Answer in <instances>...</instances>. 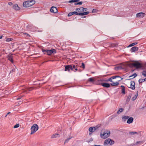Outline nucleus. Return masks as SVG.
Here are the masks:
<instances>
[{
  "label": "nucleus",
  "mask_w": 146,
  "mask_h": 146,
  "mask_svg": "<svg viewBox=\"0 0 146 146\" xmlns=\"http://www.w3.org/2000/svg\"><path fill=\"white\" fill-rule=\"evenodd\" d=\"M35 3V1L34 0H32L31 1H24L23 3V6L25 7H28L31 6Z\"/></svg>",
  "instance_id": "obj_1"
},
{
  "label": "nucleus",
  "mask_w": 146,
  "mask_h": 146,
  "mask_svg": "<svg viewBox=\"0 0 146 146\" xmlns=\"http://www.w3.org/2000/svg\"><path fill=\"white\" fill-rule=\"evenodd\" d=\"M110 134V130L107 129L106 130L104 131L103 133L102 134V133H101V137L102 138L105 139L109 137Z\"/></svg>",
  "instance_id": "obj_2"
},
{
  "label": "nucleus",
  "mask_w": 146,
  "mask_h": 146,
  "mask_svg": "<svg viewBox=\"0 0 146 146\" xmlns=\"http://www.w3.org/2000/svg\"><path fill=\"white\" fill-rule=\"evenodd\" d=\"M42 50L44 54H47L48 55H50L52 53H56L55 50L54 49H52L51 50L42 49Z\"/></svg>",
  "instance_id": "obj_3"
},
{
  "label": "nucleus",
  "mask_w": 146,
  "mask_h": 146,
  "mask_svg": "<svg viewBox=\"0 0 146 146\" xmlns=\"http://www.w3.org/2000/svg\"><path fill=\"white\" fill-rule=\"evenodd\" d=\"M38 127L37 124H33L31 129V132L30 134L32 135L35 133L38 130Z\"/></svg>",
  "instance_id": "obj_4"
},
{
  "label": "nucleus",
  "mask_w": 146,
  "mask_h": 146,
  "mask_svg": "<svg viewBox=\"0 0 146 146\" xmlns=\"http://www.w3.org/2000/svg\"><path fill=\"white\" fill-rule=\"evenodd\" d=\"M100 126V124L98 125L95 127H91L89 128V130L90 131L89 135H91L96 130L98 129Z\"/></svg>",
  "instance_id": "obj_5"
},
{
  "label": "nucleus",
  "mask_w": 146,
  "mask_h": 146,
  "mask_svg": "<svg viewBox=\"0 0 146 146\" xmlns=\"http://www.w3.org/2000/svg\"><path fill=\"white\" fill-rule=\"evenodd\" d=\"M114 143V141L111 139L110 138H108L106 139L104 141V145H111L113 144Z\"/></svg>",
  "instance_id": "obj_6"
},
{
  "label": "nucleus",
  "mask_w": 146,
  "mask_h": 146,
  "mask_svg": "<svg viewBox=\"0 0 146 146\" xmlns=\"http://www.w3.org/2000/svg\"><path fill=\"white\" fill-rule=\"evenodd\" d=\"M131 64L133 66L136 67L137 69L140 68L142 67L141 64L138 62L136 63H132Z\"/></svg>",
  "instance_id": "obj_7"
},
{
  "label": "nucleus",
  "mask_w": 146,
  "mask_h": 146,
  "mask_svg": "<svg viewBox=\"0 0 146 146\" xmlns=\"http://www.w3.org/2000/svg\"><path fill=\"white\" fill-rule=\"evenodd\" d=\"M13 54H9L7 56V58H8V59L12 63H13V56L12 55Z\"/></svg>",
  "instance_id": "obj_8"
},
{
  "label": "nucleus",
  "mask_w": 146,
  "mask_h": 146,
  "mask_svg": "<svg viewBox=\"0 0 146 146\" xmlns=\"http://www.w3.org/2000/svg\"><path fill=\"white\" fill-rule=\"evenodd\" d=\"M70 70H73L72 66L71 65H66L65 66V71H69Z\"/></svg>",
  "instance_id": "obj_9"
},
{
  "label": "nucleus",
  "mask_w": 146,
  "mask_h": 146,
  "mask_svg": "<svg viewBox=\"0 0 146 146\" xmlns=\"http://www.w3.org/2000/svg\"><path fill=\"white\" fill-rule=\"evenodd\" d=\"M50 11L51 12L54 13H57L58 12L57 8L54 6L52 7L50 9Z\"/></svg>",
  "instance_id": "obj_10"
},
{
  "label": "nucleus",
  "mask_w": 146,
  "mask_h": 146,
  "mask_svg": "<svg viewBox=\"0 0 146 146\" xmlns=\"http://www.w3.org/2000/svg\"><path fill=\"white\" fill-rule=\"evenodd\" d=\"M131 87H129V88L133 90H134L135 89V82L134 81H131V82L130 84Z\"/></svg>",
  "instance_id": "obj_11"
},
{
  "label": "nucleus",
  "mask_w": 146,
  "mask_h": 146,
  "mask_svg": "<svg viewBox=\"0 0 146 146\" xmlns=\"http://www.w3.org/2000/svg\"><path fill=\"white\" fill-rule=\"evenodd\" d=\"M100 84L102 86L106 88H108L110 87V84L107 83H102Z\"/></svg>",
  "instance_id": "obj_12"
},
{
  "label": "nucleus",
  "mask_w": 146,
  "mask_h": 146,
  "mask_svg": "<svg viewBox=\"0 0 146 146\" xmlns=\"http://www.w3.org/2000/svg\"><path fill=\"white\" fill-rule=\"evenodd\" d=\"M13 8L16 11L19 10L20 9V8L18 6L17 4H14L13 6Z\"/></svg>",
  "instance_id": "obj_13"
},
{
  "label": "nucleus",
  "mask_w": 146,
  "mask_h": 146,
  "mask_svg": "<svg viewBox=\"0 0 146 146\" xmlns=\"http://www.w3.org/2000/svg\"><path fill=\"white\" fill-rule=\"evenodd\" d=\"M145 15V13L140 12L137 13L136 16L137 17H143L144 16V15Z\"/></svg>",
  "instance_id": "obj_14"
},
{
  "label": "nucleus",
  "mask_w": 146,
  "mask_h": 146,
  "mask_svg": "<svg viewBox=\"0 0 146 146\" xmlns=\"http://www.w3.org/2000/svg\"><path fill=\"white\" fill-rule=\"evenodd\" d=\"M138 47L137 46H134L131 49V51L132 52H135L136 51H137Z\"/></svg>",
  "instance_id": "obj_15"
},
{
  "label": "nucleus",
  "mask_w": 146,
  "mask_h": 146,
  "mask_svg": "<svg viewBox=\"0 0 146 146\" xmlns=\"http://www.w3.org/2000/svg\"><path fill=\"white\" fill-rule=\"evenodd\" d=\"M133 121V118L132 117H129L128 119L127 123L128 124L132 123Z\"/></svg>",
  "instance_id": "obj_16"
},
{
  "label": "nucleus",
  "mask_w": 146,
  "mask_h": 146,
  "mask_svg": "<svg viewBox=\"0 0 146 146\" xmlns=\"http://www.w3.org/2000/svg\"><path fill=\"white\" fill-rule=\"evenodd\" d=\"M137 76V74L136 73H135L133 74H132V75L129 76V78H129V79H128V80H131V79H133V78H135V77L136 76Z\"/></svg>",
  "instance_id": "obj_17"
},
{
  "label": "nucleus",
  "mask_w": 146,
  "mask_h": 146,
  "mask_svg": "<svg viewBox=\"0 0 146 146\" xmlns=\"http://www.w3.org/2000/svg\"><path fill=\"white\" fill-rule=\"evenodd\" d=\"M60 136V135L59 134H58V133H56V134H54L53 135L51 136V138H56L57 137H59Z\"/></svg>",
  "instance_id": "obj_18"
},
{
  "label": "nucleus",
  "mask_w": 146,
  "mask_h": 146,
  "mask_svg": "<svg viewBox=\"0 0 146 146\" xmlns=\"http://www.w3.org/2000/svg\"><path fill=\"white\" fill-rule=\"evenodd\" d=\"M89 13V12L87 11L83 13H80V15L83 16L88 15Z\"/></svg>",
  "instance_id": "obj_19"
},
{
  "label": "nucleus",
  "mask_w": 146,
  "mask_h": 146,
  "mask_svg": "<svg viewBox=\"0 0 146 146\" xmlns=\"http://www.w3.org/2000/svg\"><path fill=\"white\" fill-rule=\"evenodd\" d=\"M138 92L137 91V93H136V94L135 95V96H134L132 98V100L134 101V100H136V99L137 97L138 96Z\"/></svg>",
  "instance_id": "obj_20"
},
{
  "label": "nucleus",
  "mask_w": 146,
  "mask_h": 146,
  "mask_svg": "<svg viewBox=\"0 0 146 146\" xmlns=\"http://www.w3.org/2000/svg\"><path fill=\"white\" fill-rule=\"evenodd\" d=\"M116 78H121V79L119 80L118 81H120L121 80L123 79V78H122L120 77V76H114L111 77V78L113 79H114Z\"/></svg>",
  "instance_id": "obj_21"
},
{
  "label": "nucleus",
  "mask_w": 146,
  "mask_h": 146,
  "mask_svg": "<svg viewBox=\"0 0 146 146\" xmlns=\"http://www.w3.org/2000/svg\"><path fill=\"white\" fill-rule=\"evenodd\" d=\"M129 117L128 116H124L122 117V119L123 121H125L127 119H128Z\"/></svg>",
  "instance_id": "obj_22"
},
{
  "label": "nucleus",
  "mask_w": 146,
  "mask_h": 146,
  "mask_svg": "<svg viewBox=\"0 0 146 146\" xmlns=\"http://www.w3.org/2000/svg\"><path fill=\"white\" fill-rule=\"evenodd\" d=\"M114 69L115 70H118L121 69H123V68L121 66H118L117 67H115Z\"/></svg>",
  "instance_id": "obj_23"
},
{
  "label": "nucleus",
  "mask_w": 146,
  "mask_h": 146,
  "mask_svg": "<svg viewBox=\"0 0 146 146\" xmlns=\"http://www.w3.org/2000/svg\"><path fill=\"white\" fill-rule=\"evenodd\" d=\"M33 89V88L32 87H30L27 88L26 89L24 90V92H26L28 91H29L32 90Z\"/></svg>",
  "instance_id": "obj_24"
},
{
  "label": "nucleus",
  "mask_w": 146,
  "mask_h": 146,
  "mask_svg": "<svg viewBox=\"0 0 146 146\" xmlns=\"http://www.w3.org/2000/svg\"><path fill=\"white\" fill-rule=\"evenodd\" d=\"M88 81L92 83H94L95 82V80L92 78H90L88 79Z\"/></svg>",
  "instance_id": "obj_25"
},
{
  "label": "nucleus",
  "mask_w": 146,
  "mask_h": 146,
  "mask_svg": "<svg viewBox=\"0 0 146 146\" xmlns=\"http://www.w3.org/2000/svg\"><path fill=\"white\" fill-rule=\"evenodd\" d=\"M117 45V44H109V46L110 47H116Z\"/></svg>",
  "instance_id": "obj_26"
},
{
  "label": "nucleus",
  "mask_w": 146,
  "mask_h": 146,
  "mask_svg": "<svg viewBox=\"0 0 146 146\" xmlns=\"http://www.w3.org/2000/svg\"><path fill=\"white\" fill-rule=\"evenodd\" d=\"M119 84V83L118 82H113L112 83L110 84L112 86H118Z\"/></svg>",
  "instance_id": "obj_27"
},
{
  "label": "nucleus",
  "mask_w": 146,
  "mask_h": 146,
  "mask_svg": "<svg viewBox=\"0 0 146 146\" xmlns=\"http://www.w3.org/2000/svg\"><path fill=\"white\" fill-rule=\"evenodd\" d=\"M131 94L130 93L128 96H127V98L126 101L127 102H129V100L131 97Z\"/></svg>",
  "instance_id": "obj_28"
},
{
  "label": "nucleus",
  "mask_w": 146,
  "mask_h": 146,
  "mask_svg": "<svg viewBox=\"0 0 146 146\" xmlns=\"http://www.w3.org/2000/svg\"><path fill=\"white\" fill-rule=\"evenodd\" d=\"M137 134V132L135 131H130L129 132V134L131 135H134L135 134Z\"/></svg>",
  "instance_id": "obj_29"
},
{
  "label": "nucleus",
  "mask_w": 146,
  "mask_h": 146,
  "mask_svg": "<svg viewBox=\"0 0 146 146\" xmlns=\"http://www.w3.org/2000/svg\"><path fill=\"white\" fill-rule=\"evenodd\" d=\"M123 110L124 109H123L122 108H120L117 111V113L119 114L120 113L122 112Z\"/></svg>",
  "instance_id": "obj_30"
},
{
  "label": "nucleus",
  "mask_w": 146,
  "mask_h": 146,
  "mask_svg": "<svg viewBox=\"0 0 146 146\" xmlns=\"http://www.w3.org/2000/svg\"><path fill=\"white\" fill-rule=\"evenodd\" d=\"M137 44V42H134L130 44L128 46V47H130L134 45H135Z\"/></svg>",
  "instance_id": "obj_31"
},
{
  "label": "nucleus",
  "mask_w": 146,
  "mask_h": 146,
  "mask_svg": "<svg viewBox=\"0 0 146 146\" xmlns=\"http://www.w3.org/2000/svg\"><path fill=\"white\" fill-rule=\"evenodd\" d=\"M72 15L74 14H76V15H80V13H78L76 11H74L72 12Z\"/></svg>",
  "instance_id": "obj_32"
},
{
  "label": "nucleus",
  "mask_w": 146,
  "mask_h": 146,
  "mask_svg": "<svg viewBox=\"0 0 146 146\" xmlns=\"http://www.w3.org/2000/svg\"><path fill=\"white\" fill-rule=\"evenodd\" d=\"M76 0H70L68 2H64V3L68 2V3H74V2L76 3Z\"/></svg>",
  "instance_id": "obj_33"
},
{
  "label": "nucleus",
  "mask_w": 146,
  "mask_h": 146,
  "mask_svg": "<svg viewBox=\"0 0 146 146\" xmlns=\"http://www.w3.org/2000/svg\"><path fill=\"white\" fill-rule=\"evenodd\" d=\"M55 97H56V99H54V101L55 102H56L57 101H58V100H60V98H61V97H58V96H55Z\"/></svg>",
  "instance_id": "obj_34"
},
{
  "label": "nucleus",
  "mask_w": 146,
  "mask_h": 146,
  "mask_svg": "<svg viewBox=\"0 0 146 146\" xmlns=\"http://www.w3.org/2000/svg\"><path fill=\"white\" fill-rule=\"evenodd\" d=\"M82 3V1H80L78 3H74V4L75 5H81Z\"/></svg>",
  "instance_id": "obj_35"
},
{
  "label": "nucleus",
  "mask_w": 146,
  "mask_h": 146,
  "mask_svg": "<svg viewBox=\"0 0 146 146\" xmlns=\"http://www.w3.org/2000/svg\"><path fill=\"white\" fill-rule=\"evenodd\" d=\"M142 74L145 77H146V71H143L142 72Z\"/></svg>",
  "instance_id": "obj_36"
},
{
  "label": "nucleus",
  "mask_w": 146,
  "mask_h": 146,
  "mask_svg": "<svg viewBox=\"0 0 146 146\" xmlns=\"http://www.w3.org/2000/svg\"><path fill=\"white\" fill-rule=\"evenodd\" d=\"M19 126V123H17L15 125L14 127L13 128H17Z\"/></svg>",
  "instance_id": "obj_37"
},
{
  "label": "nucleus",
  "mask_w": 146,
  "mask_h": 146,
  "mask_svg": "<svg viewBox=\"0 0 146 146\" xmlns=\"http://www.w3.org/2000/svg\"><path fill=\"white\" fill-rule=\"evenodd\" d=\"M121 92L123 94H125V88H122L121 89Z\"/></svg>",
  "instance_id": "obj_38"
},
{
  "label": "nucleus",
  "mask_w": 146,
  "mask_h": 146,
  "mask_svg": "<svg viewBox=\"0 0 146 146\" xmlns=\"http://www.w3.org/2000/svg\"><path fill=\"white\" fill-rule=\"evenodd\" d=\"M72 137H69L68 138V139H67L65 141V142H64V143H67L68 142V141L70 140L71 139V138H72Z\"/></svg>",
  "instance_id": "obj_39"
},
{
  "label": "nucleus",
  "mask_w": 146,
  "mask_h": 146,
  "mask_svg": "<svg viewBox=\"0 0 146 146\" xmlns=\"http://www.w3.org/2000/svg\"><path fill=\"white\" fill-rule=\"evenodd\" d=\"M81 67L83 69L85 68V64L84 63L82 62V66H81Z\"/></svg>",
  "instance_id": "obj_40"
},
{
  "label": "nucleus",
  "mask_w": 146,
  "mask_h": 146,
  "mask_svg": "<svg viewBox=\"0 0 146 146\" xmlns=\"http://www.w3.org/2000/svg\"><path fill=\"white\" fill-rule=\"evenodd\" d=\"M71 66H72V68H73V69H74L76 68H77V66L76 65L74 64H72L71 65Z\"/></svg>",
  "instance_id": "obj_41"
},
{
  "label": "nucleus",
  "mask_w": 146,
  "mask_h": 146,
  "mask_svg": "<svg viewBox=\"0 0 146 146\" xmlns=\"http://www.w3.org/2000/svg\"><path fill=\"white\" fill-rule=\"evenodd\" d=\"M144 81H143V79L141 78L139 80V83H142Z\"/></svg>",
  "instance_id": "obj_42"
},
{
  "label": "nucleus",
  "mask_w": 146,
  "mask_h": 146,
  "mask_svg": "<svg viewBox=\"0 0 146 146\" xmlns=\"http://www.w3.org/2000/svg\"><path fill=\"white\" fill-rule=\"evenodd\" d=\"M12 40V39L10 38H7L6 39V41L7 42H9L10 41H11Z\"/></svg>",
  "instance_id": "obj_43"
},
{
  "label": "nucleus",
  "mask_w": 146,
  "mask_h": 146,
  "mask_svg": "<svg viewBox=\"0 0 146 146\" xmlns=\"http://www.w3.org/2000/svg\"><path fill=\"white\" fill-rule=\"evenodd\" d=\"M75 70H74V72H76V71H78L80 72H81V70H78L77 68H76L74 69Z\"/></svg>",
  "instance_id": "obj_44"
},
{
  "label": "nucleus",
  "mask_w": 146,
  "mask_h": 146,
  "mask_svg": "<svg viewBox=\"0 0 146 146\" xmlns=\"http://www.w3.org/2000/svg\"><path fill=\"white\" fill-rule=\"evenodd\" d=\"M80 8H82V9L83 11H86L87 10V8H84L83 7H80Z\"/></svg>",
  "instance_id": "obj_45"
},
{
  "label": "nucleus",
  "mask_w": 146,
  "mask_h": 146,
  "mask_svg": "<svg viewBox=\"0 0 146 146\" xmlns=\"http://www.w3.org/2000/svg\"><path fill=\"white\" fill-rule=\"evenodd\" d=\"M107 81H110V82H113V81L112 80V79L111 78V77L110 78H109L107 80Z\"/></svg>",
  "instance_id": "obj_46"
},
{
  "label": "nucleus",
  "mask_w": 146,
  "mask_h": 146,
  "mask_svg": "<svg viewBox=\"0 0 146 146\" xmlns=\"http://www.w3.org/2000/svg\"><path fill=\"white\" fill-rule=\"evenodd\" d=\"M23 102V100H20L18 102V104L19 105L22 104Z\"/></svg>",
  "instance_id": "obj_47"
},
{
  "label": "nucleus",
  "mask_w": 146,
  "mask_h": 146,
  "mask_svg": "<svg viewBox=\"0 0 146 146\" xmlns=\"http://www.w3.org/2000/svg\"><path fill=\"white\" fill-rule=\"evenodd\" d=\"M81 9V8H80H80H77L76 9V11L78 12H79L80 11V9Z\"/></svg>",
  "instance_id": "obj_48"
},
{
  "label": "nucleus",
  "mask_w": 146,
  "mask_h": 146,
  "mask_svg": "<svg viewBox=\"0 0 146 146\" xmlns=\"http://www.w3.org/2000/svg\"><path fill=\"white\" fill-rule=\"evenodd\" d=\"M97 10L96 9H93L92 11V13H94L97 12Z\"/></svg>",
  "instance_id": "obj_49"
},
{
  "label": "nucleus",
  "mask_w": 146,
  "mask_h": 146,
  "mask_svg": "<svg viewBox=\"0 0 146 146\" xmlns=\"http://www.w3.org/2000/svg\"><path fill=\"white\" fill-rule=\"evenodd\" d=\"M72 12L69 13L68 14V17H70V16H71L72 15Z\"/></svg>",
  "instance_id": "obj_50"
},
{
  "label": "nucleus",
  "mask_w": 146,
  "mask_h": 146,
  "mask_svg": "<svg viewBox=\"0 0 146 146\" xmlns=\"http://www.w3.org/2000/svg\"><path fill=\"white\" fill-rule=\"evenodd\" d=\"M15 69H12L10 72V74L11 73V72H13L15 71Z\"/></svg>",
  "instance_id": "obj_51"
},
{
  "label": "nucleus",
  "mask_w": 146,
  "mask_h": 146,
  "mask_svg": "<svg viewBox=\"0 0 146 146\" xmlns=\"http://www.w3.org/2000/svg\"><path fill=\"white\" fill-rule=\"evenodd\" d=\"M8 4L10 6H11L13 5V3L12 2H9Z\"/></svg>",
  "instance_id": "obj_52"
},
{
  "label": "nucleus",
  "mask_w": 146,
  "mask_h": 146,
  "mask_svg": "<svg viewBox=\"0 0 146 146\" xmlns=\"http://www.w3.org/2000/svg\"><path fill=\"white\" fill-rule=\"evenodd\" d=\"M142 142V141H137L136 142V143L135 144V145H137V144L139 143H141Z\"/></svg>",
  "instance_id": "obj_53"
},
{
  "label": "nucleus",
  "mask_w": 146,
  "mask_h": 146,
  "mask_svg": "<svg viewBox=\"0 0 146 146\" xmlns=\"http://www.w3.org/2000/svg\"><path fill=\"white\" fill-rule=\"evenodd\" d=\"M22 97V96H21L20 97H19V98H17V100H18L21 99V98Z\"/></svg>",
  "instance_id": "obj_54"
},
{
  "label": "nucleus",
  "mask_w": 146,
  "mask_h": 146,
  "mask_svg": "<svg viewBox=\"0 0 146 146\" xmlns=\"http://www.w3.org/2000/svg\"><path fill=\"white\" fill-rule=\"evenodd\" d=\"M121 87L122 88H125L124 86H123L121 85Z\"/></svg>",
  "instance_id": "obj_55"
},
{
  "label": "nucleus",
  "mask_w": 146,
  "mask_h": 146,
  "mask_svg": "<svg viewBox=\"0 0 146 146\" xmlns=\"http://www.w3.org/2000/svg\"><path fill=\"white\" fill-rule=\"evenodd\" d=\"M3 36L0 35V39H1L2 38Z\"/></svg>",
  "instance_id": "obj_56"
},
{
  "label": "nucleus",
  "mask_w": 146,
  "mask_h": 146,
  "mask_svg": "<svg viewBox=\"0 0 146 146\" xmlns=\"http://www.w3.org/2000/svg\"><path fill=\"white\" fill-rule=\"evenodd\" d=\"M143 81H146V78H145L143 79Z\"/></svg>",
  "instance_id": "obj_57"
},
{
  "label": "nucleus",
  "mask_w": 146,
  "mask_h": 146,
  "mask_svg": "<svg viewBox=\"0 0 146 146\" xmlns=\"http://www.w3.org/2000/svg\"><path fill=\"white\" fill-rule=\"evenodd\" d=\"M10 112H8L7 113V115H8V114H10Z\"/></svg>",
  "instance_id": "obj_58"
},
{
  "label": "nucleus",
  "mask_w": 146,
  "mask_h": 146,
  "mask_svg": "<svg viewBox=\"0 0 146 146\" xmlns=\"http://www.w3.org/2000/svg\"><path fill=\"white\" fill-rule=\"evenodd\" d=\"M86 17V16H85V17H82V18H85V17Z\"/></svg>",
  "instance_id": "obj_59"
},
{
  "label": "nucleus",
  "mask_w": 146,
  "mask_h": 146,
  "mask_svg": "<svg viewBox=\"0 0 146 146\" xmlns=\"http://www.w3.org/2000/svg\"><path fill=\"white\" fill-rule=\"evenodd\" d=\"M144 108V107H142V108L141 109H143Z\"/></svg>",
  "instance_id": "obj_60"
},
{
  "label": "nucleus",
  "mask_w": 146,
  "mask_h": 146,
  "mask_svg": "<svg viewBox=\"0 0 146 146\" xmlns=\"http://www.w3.org/2000/svg\"><path fill=\"white\" fill-rule=\"evenodd\" d=\"M7 114H6L5 116V117H7Z\"/></svg>",
  "instance_id": "obj_61"
},
{
  "label": "nucleus",
  "mask_w": 146,
  "mask_h": 146,
  "mask_svg": "<svg viewBox=\"0 0 146 146\" xmlns=\"http://www.w3.org/2000/svg\"><path fill=\"white\" fill-rule=\"evenodd\" d=\"M92 73H93H93H94V72H92Z\"/></svg>",
  "instance_id": "obj_62"
},
{
  "label": "nucleus",
  "mask_w": 146,
  "mask_h": 146,
  "mask_svg": "<svg viewBox=\"0 0 146 146\" xmlns=\"http://www.w3.org/2000/svg\"><path fill=\"white\" fill-rule=\"evenodd\" d=\"M25 34H27V35H29V34H27V33H25Z\"/></svg>",
  "instance_id": "obj_63"
},
{
  "label": "nucleus",
  "mask_w": 146,
  "mask_h": 146,
  "mask_svg": "<svg viewBox=\"0 0 146 146\" xmlns=\"http://www.w3.org/2000/svg\"><path fill=\"white\" fill-rule=\"evenodd\" d=\"M61 97V98H60V100L62 98V97Z\"/></svg>",
  "instance_id": "obj_64"
}]
</instances>
